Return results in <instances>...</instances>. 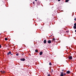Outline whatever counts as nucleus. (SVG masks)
Returning <instances> with one entry per match:
<instances>
[{
	"label": "nucleus",
	"instance_id": "nucleus-11",
	"mask_svg": "<svg viewBox=\"0 0 76 76\" xmlns=\"http://www.w3.org/2000/svg\"><path fill=\"white\" fill-rule=\"evenodd\" d=\"M68 1H69V0H66L65 1V2H68Z\"/></svg>",
	"mask_w": 76,
	"mask_h": 76
},
{
	"label": "nucleus",
	"instance_id": "nucleus-34",
	"mask_svg": "<svg viewBox=\"0 0 76 76\" xmlns=\"http://www.w3.org/2000/svg\"><path fill=\"white\" fill-rule=\"evenodd\" d=\"M47 74H48V72L47 73Z\"/></svg>",
	"mask_w": 76,
	"mask_h": 76
},
{
	"label": "nucleus",
	"instance_id": "nucleus-30",
	"mask_svg": "<svg viewBox=\"0 0 76 76\" xmlns=\"http://www.w3.org/2000/svg\"><path fill=\"white\" fill-rule=\"evenodd\" d=\"M35 0V1H37V0Z\"/></svg>",
	"mask_w": 76,
	"mask_h": 76
},
{
	"label": "nucleus",
	"instance_id": "nucleus-14",
	"mask_svg": "<svg viewBox=\"0 0 76 76\" xmlns=\"http://www.w3.org/2000/svg\"><path fill=\"white\" fill-rule=\"evenodd\" d=\"M16 56H19V53H16Z\"/></svg>",
	"mask_w": 76,
	"mask_h": 76
},
{
	"label": "nucleus",
	"instance_id": "nucleus-9",
	"mask_svg": "<svg viewBox=\"0 0 76 76\" xmlns=\"http://www.w3.org/2000/svg\"><path fill=\"white\" fill-rule=\"evenodd\" d=\"M35 52L36 53H38V50H37V49L36 50H35Z\"/></svg>",
	"mask_w": 76,
	"mask_h": 76
},
{
	"label": "nucleus",
	"instance_id": "nucleus-15",
	"mask_svg": "<svg viewBox=\"0 0 76 76\" xmlns=\"http://www.w3.org/2000/svg\"><path fill=\"white\" fill-rule=\"evenodd\" d=\"M74 25L75 26H76V23H75L74 24Z\"/></svg>",
	"mask_w": 76,
	"mask_h": 76
},
{
	"label": "nucleus",
	"instance_id": "nucleus-23",
	"mask_svg": "<svg viewBox=\"0 0 76 76\" xmlns=\"http://www.w3.org/2000/svg\"><path fill=\"white\" fill-rule=\"evenodd\" d=\"M1 48V46L0 45V48Z\"/></svg>",
	"mask_w": 76,
	"mask_h": 76
},
{
	"label": "nucleus",
	"instance_id": "nucleus-31",
	"mask_svg": "<svg viewBox=\"0 0 76 76\" xmlns=\"http://www.w3.org/2000/svg\"><path fill=\"white\" fill-rule=\"evenodd\" d=\"M75 32H76V30H75Z\"/></svg>",
	"mask_w": 76,
	"mask_h": 76
},
{
	"label": "nucleus",
	"instance_id": "nucleus-18",
	"mask_svg": "<svg viewBox=\"0 0 76 76\" xmlns=\"http://www.w3.org/2000/svg\"><path fill=\"white\" fill-rule=\"evenodd\" d=\"M65 75H66V73H64L63 74V76H65Z\"/></svg>",
	"mask_w": 76,
	"mask_h": 76
},
{
	"label": "nucleus",
	"instance_id": "nucleus-13",
	"mask_svg": "<svg viewBox=\"0 0 76 76\" xmlns=\"http://www.w3.org/2000/svg\"><path fill=\"white\" fill-rule=\"evenodd\" d=\"M5 41H7V38H5Z\"/></svg>",
	"mask_w": 76,
	"mask_h": 76
},
{
	"label": "nucleus",
	"instance_id": "nucleus-27",
	"mask_svg": "<svg viewBox=\"0 0 76 76\" xmlns=\"http://www.w3.org/2000/svg\"><path fill=\"white\" fill-rule=\"evenodd\" d=\"M33 4H35V2H33Z\"/></svg>",
	"mask_w": 76,
	"mask_h": 76
},
{
	"label": "nucleus",
	"instance_id": "nucleus-4",
	"mask_svg": "<svg viewBox=\"0 0 76 76\" xmlns=\"http://www.w3.org/2000/svg\"><path fill=\"white\" fill-rule=\"evenodd\" d=\"M48 42L49 44H50V43H51V41L50 40H49L48 41Z\"/></svg>",
	"mask_w": 76,
	"mask_h": 76
},
{
	"label": "nucleus",
	"instance_id": "nucleus-12",
	"mask_svg": "<svg viewBox=\"0 0 76 76\" xmlns=\"http://www.w3.org/2000/svg\"><path fill=\"white\" fill-rule=\"evenodd\" d=\"M73 28L74 29H76V26H73Z\"/></svg>",
	"mask_w": 76,
	"mask_h": 76
},
{
	"label": "nucleus",
	"instance_id": "nucleus-1",
	"mask_svg": "<svg viewBox=\"0 0 76 76\" xmlns=\"http://www.w3.org/2000/svg\"><path fill=\"white\" fill-rule=\"evenodd\" d=\"M69 60H72V56H69L68 57Z\"/></svg>",
	"mask_w": 76,
	"mask_h": 76
},
{
	"label": "nucleus",
	"instance_id": "nucleus-22",
	"mask_svg": "<svg viewBox=\"0 0 76 76\" xmlns=\"http://www.w3.org/2000/svg\"><path fill=\"white\" fill-rule=\"evenodd\" d=\"M66 32H69V31H66Z\"/></svg>",
	"mask_w": 76,
	"mask_h": 76
},
{
	"label": "nucleus",
	"instance_id": "nucleus-7",
	"mask_svg": "<svg viewBox=\"0 0 76 76\" xmlns=\"http://www.w3.org/2000/svg\"><path fill=\"white\" fill-rule=\"evenodd\" d=\"M39 54L40 55H42V51L40 52L39 53Z\"/></svg>",
	"mask_w": 76,
	"mask_h": 76
},
{
	"label": "nucleus",
	"instance_id": "nucleus-20",
	"mask_svg": "<svg viewBox=\"0 0 76 76\" xmlns=\"http://www.w3.org/2000/svg\"><path fill=\"white\" fill-rule=\"evenodd\" d=\"M5 73V72L4 71H2V73Z\"/></svg>",
	"mask_w": 76,
	"mask_h": 76
},
{
	"label": "nucleus",
	"instance_id": "nucleus-26",
	"mask_svg": "<svg viewBox=\"0 0 76 76\" xmlns=\"http://www.w3.org/2000/svg\"><path fill=\"white\" fill-rule=\"evenodd\" d=\"M61 0H58V1H60Z\"/></svg>",
	"mask_w": 76,
	"mask_h": 76
},
{
	"label": "nucleus",
	"instance_id": "nucleus-25",
	"mask_svg": "<svg viewBox=\"0 0 76 76\" xmlns=\"http://www.w3.org/2000/svg\"><path fill=\"white\" fill-rule=\"evenodd\" d=\"M0 72H1V73H2L3 71H0Z\"/></svg>",
	"mask_w": 76,
	"mask_h": 76
},
{
	"label": "nucleus",
	"instance_id": "nucleus-21",
	"mask_svg": "<svg viewBox=\"0 0 76 76\" xmlns=\"http://www.w3.org/2000/svg\"><path fill=\"white\" fill-rule=\"evenodd\" d=\"M48 76H51V75H50V74H48Z\"/></svg>",
	"mask_w": 76,
	"mask_h": 76
},
{
	"label": "nucleus",
	"instance_id": "nucleus-5",
	"mask_svg": "<svg viewBox=\"0 0 76 76\" xmlns=\"http://www.w3.org/2000/svg\"><path fill=\"white\" fill-rule=\"evenodd\" d=\"M66 73H67V74H69V73H70V72L69 71H68L66 72Z\"/></svg>",
	"mask_w": 76,
	"mask_h": 76
},
{
	"label": "nucleus",
	"instance_id": "nucleus-29",
	"mask_svg": "<svg viewBox=\"0 0 76 76\" xmlns=\"http://www.w3.org/2000/svg\"><path fill=\"white\" fill-rule=\"evenodd\" d=\"M62 71H64V69H63V70H62Z\"/></svg>",
	"mask_w": 76,
	"mask_h": 76
},
{
	"label": "nucleus",
	"instance_id": "nucleus-32",
	"mask_svg": "<svg viewBox=\"0 0 76 76\" xmlns=\"http://www.w3.org/2000/svg\"><path fill=\"white\" fill-rule=\"evenodd\" d=\"M22 55L23 56V54H22Z\"/></svg>",
	"mask_w": 76,
	"mask_h": 76
},
{
	"label": "nucleus",
	"instance_id": "nucleus-3",
	"mask_svg": "<svg viewBox=\"0 0 76 76\" xmlns=\"http://www.w3.org/2000/svg\"><path fill=\"white\" fill-rule=\"evenodd\" d=\"M20 60H21V61H25V59L24 58H23L22 59L20 58Z\"/></svg>",
	"mask_w": 76,
	"mask_h": 76
},
{
	"label": "nucleus",
	"instance_id": "nucleus-24",
	"mask_svg": "<svg viewBox=\"0 0 76 76\" xmlns=\"http://www.w3.org/2000/svg\"><path fill=\"white\" fill-rule=\"evenodd\" d=\"M74 20H75V21H76V18L74 19Z\"/></svg>",
	"mask_w": 76,
	"mask_h": 76
},
{
	"label": "nucleus",
	"instance_id": "nucleus-6",
	"mask_svg": "<svg viewBox=\"0 0 76 76\" xmlns=\"http://www.w3.org/2000/svg\"><path fill=\"white\" fill-rule=\"evenodd\" d=\"M10 54H11V51L7 53V55H9Z\"/></svg>",
	"mask_w": 76,
	"mask_h": 76
},
{
	"label": "nucleus",
	"instance_id": "nucleus-8",
	"mask_svg": "<svg viewBox=\"0 0 76 76\" xmlns=\"http://www.w3.org/2000/svg\"><path fill=\"white\" fill-rule=\"evenodd\" d=\"M47 42V41L46 40H45L44 41V44H46V42Z\"/></svg>",
	"mask_w": 76,
	"mask_h": 76
},
{
	"label": "nucleus",
	"instance_id": "nucleus-33",
	"mask_svg": "<svg viewBox=\"0 0 76 76\" xmlns=\"http://www.w3.org/2000/svg\"><path fill=\"white\" fill-rule=\"evenodd\" d=\"M1 35V34L0 33V35Z\"/></svg>",
	"mask_w": 76,
	"mask_h": 76
},
{
	"label": "nucleus",
	"instance_id": "nucleus-16",
	"mask_svg": "<svg viewBox=\"0 0 76 76\" xmlns=\"http://www.w3.org/2000/svg\"><path fill=\"white\" fill-rule=\"evenodd\" d=\"M52 40H53V41H55V38H53Z\"/></svg>",
	"mask_w": 76,
	"mask_h": 76
},
{
	"label": "nucleus",
	"instance_id": "nucleus-17",
	"mask_svg": "<svg viewBox=\"0 0 76 76\" xmlns=\"http://www.w3.org/2000/svg\"><path fill=\"white\" fill-rule=\"evenodd\" d=\"M54 42V40H52V42Z\"/></svg>",
	"mask_w": 76,
	"mask_h": 76
},
{
	"label": "nucleus",
	"instance_id": "nucleus-19",
	"mask_svg": "<svg viewBox=\"0 0 76 76\" xmlns=\"http://www.w3.org/2000/svg\"><path fill=\"white\" fill-rule=\"evenodd\" d=\"M51 73H52V72H53V70L52 69H51Z\"/></svg>",
	"mask_w": 76,
	"mask_h": 76
},
{
	"label": "nucleus",
	"instance_id": "nucleus-10",
	"mask_svg": "<svg viewBox=\"0 0 76 76\" xmlns=\"http://www.w3.org/2000/svg\"><path fill=\"white\" fill-rule=\"evenodd\" d=\"M49 65L50 66H51V65H52V64H51V62H50L49 64Z\"/></svg>",
	"mask_w": 76,
	"mask_h": 76
},
{
	"label": "nucleus",
	"instance_id": "nucleus-28",
	"mask_svg": "<svg viewBox=\"0 0 76 76\" xmlns=\"http://www.w3.org/2000/svg\"><path fill=\"white\" fill-rule=\"evenodd\" d=\"M11 56H12V55H13V54H12V53L11 54Z\"/></svg>",
	"mask_w": 76,
	"mask_h": 76
},
{
	"label": "nucleus",
	"instance_id": "nucleus-2",
	"mask_svg": "<svg viewBox=\"0 0 76 76\" xmlns=\"http://www.w3.org/2000/svg\"><path fill=\"white\" fill-rule=\"evenodd\" d=\"M64 73V72H61V75H60V76H64L63 75Z\"/></svg>",
	"mask_w": 76,
	"mask_h": 76
}]
</instances>
